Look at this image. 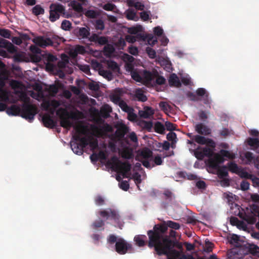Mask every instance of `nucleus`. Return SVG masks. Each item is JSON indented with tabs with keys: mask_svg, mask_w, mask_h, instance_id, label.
<instances>
[{
	"mask_svg": "<svg viewBox=\"0 0 259 259\" xmlns=\"http://www.w3.org/2000/svg\"><path fill=\"white\" fill-rule=\"evenodd\" d=\"M122 175L123 178H128L127 174L131 170V165L128 162H122L119 165Z\"/></svg>",
	"mask_w": 259,
	"mask_h": 259,
	"instance_id": "obj_16",
	"label": "nucleus"
},
{
	"mask_svg": "<svg viewBox=\"0 0 259 259\" xmlns=\"http://www.w3.org/2000/svg\"><path fill=\"white\" fill-rule=\"evenodd\" d=\"M57 60V57L51 54L46 55V60L47 62L53 63Z\"/></svg>",
	"mask_w": 259,
	"mask_h": 259,
	"instance_id": "obj_63",
	"label": "nucleus"
},
{
	"mask_svg": "<svg viewBox=\"0 0 259 259\" xmlns=\"http://www.w3.org/2000/svg\"><path fill=\"white\" fill-rule=\"evenodd\" d=\"M85 16L90 18H95L98 16V13L94 10H89L86 12Z\"/></svg>",
	"mask_w": 259,
	"mask_h": 259,
	"instance_id": "obj_56",
	"label": "nucleus"
},
{
	"mask_svg": "<svg viewBox=\"0 0 259 259\" xmlns=\"http://www.w3.org/2000/svg\"><path fill=\"white\" fill-rule=\"evenodd\" d=\"M89 40L92 42L97 43L101 46L106 45L108 42V39L106 37L100 36L96 33L90 36Z\"/></svg>",
	"mask_w": 259,
	"mask_h": 259,
	"instance_id": "obj_13",
	"label": "nucleus"
},
{
	"mask_svg": "<svg viewBox=\"0 0 259 259\" xmlns=\"http://www.w3.org/2000/svg\"><path fill=\"white\" fill-rule=\"evenodd\" d=\"M107 242L110 244H115V250L119 254H125L133 250L132 244L127 242L123 238H118L113 234H110L108 238Z\"/></svg>",
	"mask_w": 259,
	"mask_h": 259,
	"instance_id": "obj_2",
	"label": "nucleus"
},
{
	"mask_svg": "<svg viewBox=\"0 0 259 259\" xmlns=\"http://www.w3.org/2000/svg\"><path fill=\"white\" fill-rule=\"evenodd\" d=\"M119 187L122 190L126 191L128 190L130 185L127 181H122L119 184Z\"/></svg>",
	"mask_w": 259,
	"mask_h": 259,
	"instance_id": "obj_60",
	"label": "nucleus"
},
{
	"mask_svg": "<svg viewBox=\"0 0 259 259\" xmlns=\"http://www.w3.org/2000/svg\"><path fill=\"white\" fill-rule=\"evenodd\" d=\"M95 27L98 30H103L104 29V24L103 20L101 19L97 20L95 23Z\"/></svg>",
	"mask_w": 259,
	"mask_h": 259,
	"instance_id": "obj_53",
	"label": "nucleus"
},
{
	"mask_svg": "<svg viewBox=\"0 0 259 259\" xmlns=\"http://www.w3.org/2000/svg\"><path fill=\"white\" fill-rule=\"evenodd\" d=\"M50 10V20L51 22H55L60 18V14H64L65 8L60 4H52Z\"/></svg>",
	"mask_w": 259,
	"mask_h": 259,
	"instance_id": "obj_7",
	"label": "nucleus"
},
{
	"mask_svg": "<svg viewBox=\"0 0 259 259\" xmlns=\"http://www.w3.org/2000/svg\"><path fill=\"white\" fill-rule=\"evenodd\" d=\"M120 108L124 112H128L131 110H133V109L127 105V104L123 100H122L118 104Z\"/></svg>",
	"mask_w": 259,
	"mask_h": 259,
	"instance_id": "obj_40",
	"label": "nucleus"
},
{
	"mask_svg": "<svg viewBox=\"0 0 259 259\" xmlns=\"http://www.w3.org/2000/svg\"><path fill=\"white\" fill-rule=\"evenodd\" d=\"M132 178L134 179L135 184L137 185V187L139 188L138 185L141 183V175L138 173L136 172L133 174L132 176Z\"/></svg>",
	"mask_w": 259,
	"mask_h": 259,
	"instance_id": "obj_51",
	"label": "nucleus"
},
{
	"mask_svg": "<svg viewBox=\"0 0 259 259\" xmlns=\"http://www.w3.org/2000/svg\"><path fill=\"white\" fill-rule=\"evenodd\" d=\"M112 111L110 106L107 104L104 105L101 109V114L103 117L107 118L110 115V113Z\"/></svg>",
	"mask_w": 259,
	"mask_h": 259,
	"instance_id": "obj_30",
	"label": "nucleus"
},
{
	"mask_svg": "<svg viewBox=\"0 0 259 259\" xmlns=\"http://www.w3.org/2000/svg\"><path fill=\"white\" fill-rule=\"evenodd\" d=\"M119 161L118 157L116 156H113L111 158L110 160H108L107 162V164L109 166H116L118 167Z\"/></svg>",
	"mask_w": 259,
	"mask_h": 259,
	"instance_id": "obj_39",
	"label": "nucleus"
},
{
	"mask_svg": "<svg viewBox=\"0 0 259 259\" xmlns=\"http://www.w3.org/2000/svg\"><path fill=\"white\" fill-rule=\"evenodd\" d=\"M159 105L161 109L164 112L167 111L170 108V106L165 102H160Z\"/></svg>",
	"mask_w": 259,
	"mask_h": 259,
	"instance_id": "obj_64",
	"label": "nucleus"
},
{
	"mask_svg": "<svg viewBox=\"0 0 259 259\" xmlns=\"http://www.w3.org/2000/svg\"><path fill=\"white\" fill-rule=\"evenodd\" d=\"M81 132L78 128L76 129V133L72 136L73 140L78 142L83 148L89 145V139L86 137H81Z\"/></svg>",
	"mask_w": 259,
	"mask_h": 259,
	"instance_id": "obj_9",
	"label": "nucleus"
},
{
	"mask_svg": "<svg viewBox=\"0 0 259 259\" xmlns=\"http://www.w3.org/2000/svg\"><path fill=\"white\" fill-rule=\"evenodd\" d=\"M81 113L77 111L76 112H68L66 109L61 108L57 111V114L59 115L60 119V125L63 128L70 129L73 126V122L70 120V119H77L78 118L77 114Z\"/></svg>",
	"mask_w": 259,
	"mask_h": 259,
	"instance_id": "obj_3",
	"label": "nucleus"
},
{
	"mask_svg": "<svg viewBox=\"0 0 259 259\" xmlns=\"http://www.w3.org/2000/svg\"><path fill=\"white\" fill-rule=\"evenodd\" d=\"M115 8V5L112 3L106 4L103 7V9L106 11H113Z\"/></svg>",
	"mask_w": 259,
	"mask_h": 259,
	"instance_id": "obj_61",
	"label": "nucleus"
},
{
	"mask_svg": "<svg viewBox=\"0 0 259 259\" xmlns=\"http://www.w3.org/2000/svg\"><path fill=\"white\" fill-rule=\"evenodd\" d=\"M146 52L150 58H151L152 59H154L156 57V52L153 49L148 47L146 49Z\"/></svg>",
	"mask_w": 259,
	"mask_h": 259,
	"instance_id": "obj_59",
	"label": "nucleus"
},
{
	"mask_svg": "<svg viewBox=\"0 0 259 259\" xmlns=\"http://www.w3.org/2000/svg\"><path fill=\"white\" fill-rule=\"evenodd\" d=\"M149 238L148 246L149 248H154L158 255H165L167 257H171L175 259H181L184 254L174 249V245L168 240L160 241V237L157 233L152 230L147 232Z\"/></svg>",
	"mask_w": 259,
	"mask_h": 259,
	"instance_id": "obj_1",
	"label": "nucleus"
},
{
	"mask_svg": "<svg viewBox=\"0 0 259 259\" xmlns=\"http://www.w3.org/2000/svg\"><path fill=\"white\" fill-rule=\"evenodd\" d=\"M139 114L141 117L144 118H148L154 114V111L152 108L146 106L144 108L143 111H140Z\"/></svg>",
	"mask_w": 259,
	"mask_h": 259,
	"instance_id": "obj_21",
	"label": "nucleus"
},
{
	"mask_svg": "<svg viewBox=\"0 0 259 259\" xmlns=\"http://www.w3.org/2000/svg\"><path fill=\"white\" fill-rule=\"evenodd\" d=\"M95 202L96 205L101 206L105 204L104 198L101 195H97L95 198Z\"/></svg>",
	"mask_w": 259,
	"mask_h": 259,
	"instance_id": "obj_49",
	"label": "nucleus"
},
{
	"mask_svg": "<svg viewBox=\"0 0 259 259\" xmlns=\"http://www.w3.org/2000/svg\"><path fill=\"white\" fill-rule=\"evenodd\" d=\"M0 48L6 49L10 53L16 52L17 49L11 42L2 38H0Z\"/></svg>",
	"mask_w": 259,
	"mask_h": 259,
	"instance_id": "obj_11",
	"label": "nucleus"
},
{
	"mask_svg": "<svg viewBox=\"0 0 259 259\" xmlns=\"http://www.w3.org/2000/svg\"><path fill=\"white\" fill-rule=\"evenodd\" d=\"M142 76L143 77V82L145 83H149L154 78V74L149 71L144 70L142 72Z\"/></svg>",
	"mask_w": 259,
	"mask_h": 259,
	"instance_id": "obj_17",
	"label": "nucleus"
},
{
	"mask_svg": "<svg viewBox=\"0 0 259 259\" xmlns=\"http://www.w3.org/2000/svg\"><path fill=\"white\" fill-rule=\"evenodd\" d=\"M131 73L132 77L134 80L139 82H143V77L142 76V74L140 75L136 70H133L131 71Z\"/></svg>",
	"mask_w": 259,
	"mask_h": 259,
	"instance_id": "obj_34",
	"label": "nucleus"
},
{
	"mask_svg": "<svg viewBox=\"0 0 259 259\" xmlns=\"http://www.w3.org/2000/svg\"><path fill=\"white\" fill-rule=\"evenodd\" d=\"M133 110H131L130 112H126L127 113V119L132 121H136L137 118V115L135 114Z\"/></svg>",
	"mask_w": 259,
	"mask_h": 259,
	"instance_id": "obj_57",
	"label": "nucleus"
},
{
	"mask_svg": "<svg viewBox=\"0 0 259 259\" xmlns=\"http://www.w3.org/2000/svg\"><path fill=\"white\" fill-rule=\"evenodd\" d=\"M126 17L128 20L137 21L138 17L136 15V12L133 9H128L126 11Z\"/></svg>",
	"mask_w": 259,
	"mask_h": 259,
	"instance_id": "obj_31",
	"label": "nucleus"
},
{
	"mask_svg": "<svg viewBox=\"0 0 259 259\" xmlns=\"http://www.w3.org/2000/svg\"><path fill=\"white\" fill-rule=\"evenodd\" d=\"M42 120L45 126L48 127H54L55 125V122L49 115L44 116Z\"/></svg>",
	"mask_w": 259,
	"mask_h": 259,
	"instance_id": "obj_25",
	"label": "nucleus"
},
{
	"mask_svg": "<svg viewBox=\"0 0 259 259\" xmlns=\"http://www.w3.org/2000/svg\"><path fill=\"white\" fill-rule=\"evenodd\" d=\"M218 171L219 177L221 179L226 177L228 176V168L226 165L219 166L216 168Z\"/></svg>",
	"mask_w": 259,
	"mask_h": 259,
	"instance_id": "obj_24",
	"label": "nucleus"
},
{
	"mask_svg": "<svg viewBox=\"0 0 259 259\" xmlns=\"http://www.w3.org/2000/svg\"><path fill=\"white\" fill-rule=\"evenodd\" d=\"M104 51L105 53L111 54L114 51V48L111 45L107 44L104 47Z\"/></svg>",
	"mask_w": 259,
	"mask_h": 259,
	"instance_id": "obj_52",
	"label": "nucleus"
},
{
	"mask_svg": "<svg viewBox=\"0 0 259 259\" xmlns=\"http://www.w3.org/2000/svg\"><path fill=\"white\" fill-rule=\"evenodd\" d=\"M147 237L145 235H138L134 237V241L136 244L139 247H143L146 244L145 240Z\"/></svg>",
	"mask_w": 259,
	"mask_h": 259,
	"instance_id": "obj_22",
	"label": "nucleus"
},
{
	"mask_svg": "<svg viewBox=\"0 0 259 259\" xmlns=\"http://www.w3.org/2000/svg\"><path fill=\"white\" fill-rule=\"evenodd\" d=\"M153 152L149 149H146L141 151L140 159H151L152 157Z\"/></svg>",
	"mask_w": 259,
	"mask_h": 259,
	"instance_id": "obj_27",
	"label": "nucleus"
},
{
	"mask_svg": "<svg viewBox=\"0 0 259 259\" xmlns=\"http://www.w3.org/2000/svg\"><path fill=\"white\" fill-rule=\"evenodd\" d=\"M207 139V138L204 136L198 135L194 136L193 137V140L200 145H205L206 143Z\"/></svg>",
	"mask_w": 259,
	"mask_h": 259,
	"instance_id": "obj_32",
	"label": "nucleus"
},
{
	"mask_svg": "<svg viewBox=\"0 0 259 259\" xmlns=\"http://www.w3.org/2000/svg\"><path fill=\"white\" fill-rule=\"evenodd\" d=\"M32 41L37 46L42 48H46L47 47L54 46V43L51 38L46 37L44 36H36L32 39Z\"/></svg>",
	"mask_w": 259,
	"mask_h": 259,
	"instance_id": "obj_8",
	"label": "nucleus"
},
{
	"mask_svg": "<svg viewBox=\"0 0 259 259\" xmlns=\"http://www.w3.org/2000/svg\"><path fill=\"white\" fill-rule=\"evenodd\" d=\"M224 161L223 156L219 154H216L213 157L209 158L208 163L209 167L212 168H217L219 164L222 163Z\"/></svg>",
	"mask_w": 259,
	"mask_h": 259,
	"instance_id": "obj_10",
	"label": "nucleus"
},
{
	"mask_svg": "<svg viewBox=\"0 0 259 259\" xmlns=\"http://www.w3.org/2000/svg\"><path fill=\"white\" fill-rule=\"evenodd\" d=\"M128 132V128L124 124H120L116 131V134L120 138H123Z\"/></svg>",
	"mask_w": 259,
	"mask_h": 259,
	"instance_id": "obj_18",
	"label": "nucleus"
},
{
	"mask_svg": "<svg viewBox=\"0 0 259 259\" xmlns=\"http://www.w3.org/2000/svg\"><path fill=\"white\" fill-rule=\"evenodd\" d=\"M135 96L139 101L144 102L147 100V97L144 94L143 91L140 89H138L136 90Z\"/></svg>",
	"mask_w": 259,
	"mask_h": 259,
	"instance_id": "obj_26",
	"label": "nucleus"
},
{
	"mask_svg": "<svg viewBox=\"0 0 259 259\" xmlns=\"http://www.w3.org/2000/svg\"><path fill=\"white\" fill-rule=\"evenodd\" d=\"M9 100V93L4 89H0V101L7 102Z\"/></svg>",
	"mask_w": 259,
	"mask_h": 259,
	"instance_id": "obj_36",
	"label": "nucleus"
},
{
	"mask_svg": "<svg viewBox=\"0 0 259 259\" xmlns=\"http://www.w3.org/2000/svg\"><path fill=\"white\" fill-rule=\"evenodd\" d=\"M90 35V29L87 27H80L77 32V36L82 38H88L89 39Z\"/></svg>",
	"mask_w": 259,
	"mask_h": 259,
	"instance_id": "obj_19",
	"label": "nucleus"
},
{
	"mask_svg": "<svg viewBox=\"0 0 259 259\" xmlns=\"http://www.w3.org/2000/svg\"><path fill=\"white\" fill-rule=\"evenodd\" d=\"M204 156L212 158L211 156L213 154L212 150L209 147H204L202 149Z\"/></svg>",
	"mask_w": 259,
	"mask_h": 259,
	"instance_id": "obj_43",
	"label": "nucleus"
},
{
	"mask_svg": "<svg viewBox=\"0 0 259 259\" xmlns=\"http://www.w3.org/2000/svg\"><path fill=\"white\" fill-rule=\"evenodd\" d=\"M228 169L232 172L237 174L239 167L236 163L234 162H230L227 164Z\"/></svg>",
	"mask_w": 259,
	"mask_h": 259,
	"instance_id": "obj_37",
	"label": "nucleus"
},
{
	"mask_svg": "<svg viewBox=\"0 0 259 259\" xmlns=\"http://www.w3.org/2000/svg\"><path fill=\"white\" fill-rule=\"evenodd\" d=\"M82 5H83L81 2L77 3L73 2L72 3V7L74 10L78 12H81L83 10Z\"/></svg>",
	"mask_w": 259,
	"mask_h": 259,
	"instance_id": "obj_45",
	"label": "nucleus"
},
{
	"mask_svg": "<svg viewBox=\"0 0 259 259\" xmlns=\"http://www.w3.org/2000/svg\"><path fill=\"white\" fill-rule=\"evenodd\" d=\"M244 157L247 160V163L250 164L252 161L255 160V156L253 155V153L251 152L247 151L245 153Z\"/></svg>",
	"mask_w": 259,
	"mask_h": 259,
	"instance_id": "obj_41",
	"label": "nucleus"
},
{
	"mask_svg": "<svg viewBox=\"0 0 259 259\" xmlns=\"http://www.w3.org/2000/svg\"><path fill=\"white\" fill-rule=\"evenodd\" d=\"M37 113V109L36 106L25 103L22 106L21 116L29 122H32Z\"/></svg>",
	"mask_w": 259,
	"mask_h": 259,
	"instance_id": "obj_5",
	"label": "nucleus"
},
{
	"mask_svg": "<svg viewBox=\"0 0 259 259\" xmlns=\"http://www.w3.org/2000/svg\"><path fill=\"white\" fill-rule=\"evenodd\" d=\"M155 131L159 134H163L165 130V126L163 124L159 121H157L154 125Z\"/></svg>",
	"mask_w": 259,
	"mask_h": 259,
	"instance_id": "obj_35",
	"label": "nucleus"
},
{
	"mask_svg": "<svg viewBox=\"0 0 259 259\" xmlns=\"http://www.w3.org/2000/svg\"><path fill=\"white\" fill-rule=\"evenodd\" d=\"M107 65L108 68H109L114 72H116L119 70V68L117 63L113 61H110L108 62Z\"/></svg>",
	"mask_w": 259,
	"mask_h": 259,
	"instance_id": "obj_38",
	"label": "nucleus"
},
{
	"mask_svg": "<svg viewBox=\"0 0 259 259\" xmlns=\"http://www.w3.org/2000/svg\"><path fill=\"white\" fill-rule=\"evenodd\" d=\"M200 147H198L194 151L195 156L199 160H202L204 156L203 154L202 149L200 150Z\"/></svg>",
	"mask_w": 259,
	"mask_h": 259,
	"instance_id": "obj_42",
	"label": "nucleus"
},
{
	"mask_svg": "<svg viewBox=\"0 0 259 259\" xmlns=\"http://www.w3.org/2000/svg\"><path fill=\"white\" fill-rule=\"evenodd\" d=\"M71 27V23L67 20H64L61 24V28L64 30H69Z\"/></svg>",
	"mask_w": 259,
	"mask_h": 259,
	"instance_id": "obj_44",
	"label": "nucleus"
},
{
	"mask_svg": "<svg viewBox=\"0 0 259 259\" xmlns=\"http://www.w3.org/2000/svg\"><path fill=\"white\" fill-rule=\"evenodd\" d=\"M99 215L103 219L108 220H113L115 223H118L120 222V216L118 212L114 209L108 208L102 209L98 212Z\"/></svg>",
	"mask_w": 259,
	"mask_h": 259,
	"instance_id": "obj_6",
	"label": "nucleus"
},
{
	"mask_svg": "<svg viewBox=\"0 0 259 259\" xmlns=\"http://www.w3.org/2000/svg\"><path fill=\"white\" fill-rule=\"evenodd\" d=\"M166 138L169 141L171 142L178 140L177 135L174 132L169 133L166 136Z\"/></svg>",
	"mask_w": 259,
	"mask_h": 259,
	"instance_id": "obj_62",
	"label": "nucleus"
},
{
	"mask_svg": "<svg viewBox=\"0 0 259 259\" xmlns=\"http://www.w3.org/2000/svg\"><path fill=\"white\" fill-rule=\"evenodd\" d=\"M156 225H158L159 226H165L167 228V230L168 229V227L175 230H178L180 228V225L179 223L173 222L172 221H168L166 223H164L162 224H156Z\"/></svg>",
	"mask_w": 259,
	"mask_h": 259,
	"instance_id": "obj_23",
	"label": "nucleus"
},
{
	"mask_svg": "<svg viewBox=\"0 0 259 259\" xmlns=\"http://www.w3.org/2000/svg\"><path fill=\"white\" fill-rule=\"evenodd\" d=\"M247 143L252 149L254 150L259 147V139L258 138H248L247 139Z\"/></svg>",
	"mask_w": 259,
	"mask_h": 259,
	"instance_id": "obj_29",
	"label": "nucleus"
},
{
	"mask_svg": "<svg viewBox=\"0 0 259 259\" xmlns=\"http://www.w3.org/2000/svg\"><path fill=\"white\" fill-rule=\"evenodd\" d=\"M152 232L157 233L160 237V241L168 240H170L172 244H174V247H177L179 249H182V244L177 240H172L170 237L166 234L167 232V228L165 226H159L158 225H154L153 230H151Z\"/></svg>",
	"mask_w": 259,
	"mask_h": 259,
	"instance_id": "obj_4",
	"label": "nucleus"
},
{
	"mask_svg": "<svg viewBox=\"0 0 259 259\" xmlns=\"http://www.w3.org/2000/svg\"><path fill=\"white\" fill-rule=\"evenodd\" d=\"M48 106L52 107L53 108L52 112L53 113L55 109L60 105L59 101L56 100H53L50 102L48 103Z\"/></svg>",
	"mask_w": 259,
	"mask_h": 259,
	"instance_id": "obj_47",
	"label": "nucleus"
},
{
	"mask_svg": "<svg viewBox=\"0 0 259 259\" xmlns=\"http://www.w3.org/2000/svg\"><path fill=\"white\" fill-rule=\"evenodd\" d=\"M71 148L73 152L77 155H80L83 153V148L76 141L70 142Z\"/></svg>",
	"mask_w": 259,
	"mask_h": 259,
	"instance_id": "obj_14",
	"label": "nucleus"
},
{
	"mask_svg": "<svg viewBox=\"0 0 259 259\" xmlns=\"http://www.w3.org/2000/svg\"><path fill=\"white\" fill-rule=\"evenodd\" d=\"M32 12L34 15L38 16L41 14H44L45 10L40 5H37L32 8Z\"/></svg>",
	"mask_w": 259,
	"mask_h": 259,
	"instance_id": "obj_33",
	"label": "nucleus"
},
{
	"mask_svg": "<svg viewBox=\"0 0 259 259\" xmlns=\"http://www.w3.org/2000/svg\"><path fill=\"white\" fill-rule=\"evenodd\" d=\"M105 225L104 221L102 220H98L95 221L92 224V227L94 229H98L104 226Z\"/></svg>",
	"mask_w": 259,
	"mask_h": 259,
	"instance_id": "obj_48",
	"label": "nucleus"
},
{
	"mask_svg": "<svg viewBox=\"0 0 259 259\" xmlns=\"http://www.w3.org/2000/svg\"><path fill=\"white\" fill-rule=\"evenodd\" d=\"M168 83L170 87L179 88L181 86V83L176 74L172 73L168 78Z\"/></svg>",
	"mask_w": 259,
	"mask_h": 259,
	"instance_id": "obj_15",
	"label": "nucleus"
},
{
	"mask_svg": "<svg viewBox=\"0 0 259 259\" xmlns=\"http://www.w3.org/2000/svg\"><path fill=\"white\" fill-rule=\"evenodd\" d=\"M121 156L124 159H130L133 158V155L129 150H124L121 153Z\"/></svg>",
	"mask_w": 259,
	"mask_h": 259,
	"instance_id": "obj_50",
	"label": "nucleus"
},
{
	"mask_svg": "<svg viewBox=\"0 0 259 259\" xmlns=\"http://www.w3.org/2000/svg\"><path fill=\"white\" fill-rule=\"evenodd\" d=\"M89 145L92 149L95 150L98 147V142L97 139H89Z\"/></svg>",
	"mask_w": 259,
	"mask_h": 259,
	"instance_id": "obj_58",
	"label": "nucleus"
},
{
	"mask_svg": "<svg viewBox=\"0 0 259 259\" xmlns=\"http://www.w3.org/2000/svg\"><path fill=\"white\" fill-rule=\"evenodd\" d=\"M196 132L201 135L209 136L211 133V130L203 123L197 124L195 126Z\"/></svg>",
	"mask_w": 259,
	"mask_h": 259,
	"instance_id": "obj_12",
	"label": "nucleus"
},
{
	"mask_svg": "<svg viewBox=\"0 0 259 259\" xmlns=\"http://www.w3.org/2000/svg\"><path fill=\"white\" fill-rule=\"evenodd\" d=\"M177 125L169 121H166L165 123V127L167 131H172L176 130Z\"/></svg>",
	"mask_w": 259,
	"mask_h": 259,
	"instance_id": "obj_54",
	"label": "nucleus"
},
{
	"mask_svg": "<svg viewBox=\"0 0 259 259\" xmlns=\"http://www.w3.org/2000/svg\"><path fill=\"white\" fill-rule=\"evenodd\" d=\"M127 4L130 7H135L137 10H143L144 6L140 2H135L133 0H127Z\"/></svg>",
	"mask_w": 259,
	"mask_h": 259,
	"instance_id": "obj_28",
	"label": "nucleus"
},
{
	"mask_svg": "<svg viewBox=\"0 0 259 259\" xmlns=\"http://www.w3.org/2000/svg\"><path fill=\"white\" fill-rule=\"evenodd\" d=\"M111 100L115 104H118L122 100L118 94H113L111 96Z\"/></svg>",
	"mask_w": 259,
	"mask_h": 259,
	"instance_id": "obj_55",
	"label": "nucleus"
},
{
	"mask_svg": "<svg viewBox=\"0 0 259 259\" xmlns=\"http://www.w3.org/2000/svg\"><path fill=\"white\" fill-rule=\"evenodd\" d=\"M21 109L19 106L13 105H12L10 107L7 109V113L9 115H21Z\"/></svg>",
	"mask_w": 259,
	"mask_h": 259,
	"instance_id": "obj_20",
	"label": "nucleus"
},
{
	"mask_svg": "<svg viewBox=\"0 0 259 259\" xmlns=\"http://www.w3.org/2000/svg\"><path fill=\"white\" fill-rule=\"evenodd\" d=\"M11 32V31L8 29H0V35L5 38H10Z\"/></svg>",
	"mask_w": 259,
	"mask_h": 259,
	"instance_id": "obj_46",
	"label": "nucleus"
}]
</instances>
